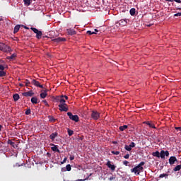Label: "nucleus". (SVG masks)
Listing matches in <instances>:
<instances>
[{
  "label": "nucleus",
  "instance_id": "1",
  "mask_svg": "<svg viewBox=\"0 0 181 181\" xmlns=\"http://www.w3.org/2000/svg\"><path fill=\"white\" fill-rule=\"evenodd\" d=\"M144 165H145V162L141 161L137 166L131 169L132 173H134L135 175H139L141 172H144Z\"/></svg>",
  "mask_w": 181,
  "mask_h": 181
},
{
  "label": "nucleus",
  "instance_id": "2",
  "mask_svg": "<svg viewBox=\"0 0 181 181\" xmlns=\"http://www.w3.org/2000/svg\"><path fill=\"white\" fill-rule=\"evenodd\" d=\"M67 115L69 119H71V121H74L75 122H78L79 121L78 115H74L73 113H71V112H68Z\"/></svg>",
  "mask_w": 181,
  "mask_h": 181
},
{
  "label": "nucleus",
  "instance_id": "3",
  "mask_svg": "<svg viewBox=\"0 0 181 181\" xmlns=\"http://www.w3.org/2000/svg\"><path fill=\"white\" fill-rule=\"evenodd\" d=\"M90 117L94 119V121H97L100 119V112H97V110H92Z\"/></svg>",
  "mask_w": 181,
  "mask_h": 181
},
{
  "label": "nucleus",
  "instance_id": "4",
  "mask_svg": "<svg viewBox=\"0 0 181 181\" xmlns=\"http://www.w3.org/2000/svg\"><path fill=\"white\" fill-rule=\"evenodd\" d=\"M0 50L1 52H11V47L5 45L4 43H0Z\"/></svg>",
  "mask_w": 181,
  "mask_h": 181
},
{
  "label": "nucleus",
  "instance_id": "5",
  "mask_svg": "<svg viewBox=\"0 0 181 181\" xmlns=\"http://www.w3.org/2000/svg\"><path fill=\"white\" fill-rule=\"evenodd\" d=\"M31 30H33V32H34V33L36 34V37L37 39H42V32L39 30H37V28H35L33 27H32L31 28Z\"/></svg>",
  "mask_w": 181,
  "mask_h": 181
},
{
  "label": "nucleus",
  "instance_id": "6",
  "mask_svg": "<svg viewBox=\"0 0 181 181\" xmlns=\"http://www.w3.org/2000/svg\"><path fill=\"white\" fill-rule=\"evenodd\" d=\"M58 107L61 112L64 111V112H67V111H69V107H67V104L66 103L59 104Z\"/></svg>",
  "mask_w": 181,
  "mask_h": 181
},
{
  "label": "nucleus",
  "instance_id": "7",
  "mask_svg": "<svg viewBox=\"0 0 181 181\" xmlns=\"http://www.w3.org/2000/svg\"><path fill=\"white\" fill-rule=\"evenodd\" d=\"M55 101L57 103H59V104H65L66 103V100H64V95H60V96H57L54 98Z\"/></svg>",
  "mask_w": 181,
  "mask_h": 181
},
{
  "label": "nucleus",
  "instance_id": "8",
  "mask_svg": "<svg viewBox=\"0 0 181 181\" xmlns=\"http://www.w3.org/2000/svg\"><path fill=\"white\" fill-rule=\"evenodd\" d=\"M31 83L33 84L34 86H35V87H39L40 88H43V85H41L39 81H36V79H33L31 81Z\"/></svg>",
  "mask_w": 181,
  "mask_h": 181
},
{
  "label": "nucleus",
  "instance_id": "9",
  "mask_svg": "<svg viewBox=\"0 0 181 181\" xmlns=\"http://www.w3.org/2000/svg\"><path fill=\"white\" fill-rule=\"evenodd\" d=\"M23 97H33L35 95V93L33 90H30L28 92L23 93Z\"/></svg>",
  "mask_w": 181,
  "mask_h": 181
},
{
  "label": "nucleus",
  "instance_id": "10",
  "mask_svg": "<svg viewBox=\"0 0 181 181\" xmlns=\"http://www.w3.org/2000/svg\"><path fill=\"white\" fill-rule=\"evenodd\" d=\"M143 124H146V125H148L149 128H153V129H156V127H155V124L152 123V122L146 121V122H144Z\"/></svg>",
  "mask_w": 181,
  "mask_h": 181
},
{
  "label": "nucleus",
  "instance_id": "11",
  "mask_svg": "<svg viewBox=\"0 0 181 181\" xmlns=\"http://www.w3.org/2000/svg\"><path fill=\"white\" fill-rule=\"evenodd\" d=\"M66 32H67L68 35H70V36H73V35L77 34V32H76V30L71 29V28L66 29Z\"/></svg>",
  "mask_w": 181,
  "mask_h": 181
},
{
  "label": "nucleus",
  "instance_id": "12",
  "mask_svg": "<svg viewBox=\"0 0 181 181\" xmlns=\"http://www.w3.org/2000/svg\"><path fill=\"white\" fill-rule=\"evenodd\" d=\"M52 42H54L55 43H60V42H66V38L59 37L57 38L52 40Z\"/></svg>",
  "mask_w": 181,
  "mask_h": 181
},
{
  "label": "nucleus",
  "instance_id": "13",
  "mask_svg": "<svg viewBox=\"0 0 181 181\" xmlns=\"http://www.w3.org/2000/svg\"><path fill=\"white\" fill-rule=\"evenodd\" d=\"M106 165L107 166V168H109V169H111L112 172L115 170V165L111 164V161L108 160L107 163H106Z\"/></svg>",
  "mask_w": 181,
  "mask_h": 181
},
{
  "label": "nucleus",
  "instance_id": "14",
  "mask_svg": "<svg viewBox=\"0 0 181 181\" xmlns=\"http://www.w3.org/2000/svg\"><path fill=\"white\" fill-rule=\"evenodd\" d=\"M177 162V158L175 156H171L169 158V163L170 165H175V163Z\"/></svg>",
  "mask_w": 181,
  "mask_h": 181
},
{
  "label": "nucleus",
  "instance_id": "15",
  "mask_svg": "<svg viewBox=\"0 0 181 181\" xmlns=\"http://www.w3.org/2000/svg\"><path fill=\"white\" fill-rule=\"evenodd\" d=\"M71 170V165L70 164L66 165V168H62V172H70Z\"/></svg>",
  "mask_w": 181,
  "mask_h": 181
},
{
  "label": "nucleus",
  "instance_id": "16",
  "mask_svg": "<svg viewBox=\"0 0 181 181\" xmlns=\"http://www.w3.org/2000/svg\"><path fill=\"white\" fill-rule=\"evenodd\" d=\"M59 134L57 132L52 133V134H50L49 139H52V141H54L56 136H57Z\"/></svg>",
  "mask_w": 181,
  "mask_h": 181
},
{
  "label": "nucleus",
  "instance_id": "17",
  "mask_svg": "<svg viewBox=\"0 0 181 181\" xmlns=\"http://www.w3.org/2000/svg\"><path fill=\"white\" fill-rule=\"evenodd\" d=\"M40 96L41 98H45V97H47V92H46V90H42V92L40 94Z\"/></svg>",
  "mask_w": 181,
  "mask_h": 181
},
{
  "label": "nucleus",
  "instance_id": "18",
  "mask_svg": "<svg viewBox=\"0 0 181 181\" xmlns=\"http://www.w3.org/2000/svg\"><path fill=\"white\" fill-rule=\"evenodd\" d=\"M48 119H49V122H55L57 121V119H54V117L52 115L48 116Z\"/></svg>",
  "mask_w": 181,
  "mask_h": 181
},
{
  "label": "nucleus",
  "instance_id": "19",
  "mask_svg": "<svg viewBox=\"0 0 181 181\" xmlns=\"http://www.w3.org/2000/svg\"><path fill=\"white\" fill-rule=\"evenodd\" d=\"M52 151L54 152H57L58 153H60V150L54 144H53V147L51 148Z\"/></svg>",
  "mask_w": 181,
  "mask_h": 181
},
{
  "label": "nucleus",
  "instance_id": "20",
  "mask_svg": "<svg viewBox=\"0 0 181 181\" xmlns=\"http://www.w3.org/2000/svg\"><path fill=\"white\" fill-rule=\"evenodd\" d=\"M152 156L156 158H160V153H159V151H156L152 153Z\"/></svg>",
  "mask_w": 181,
  "mask_h": 181
},
{
  "label": "nucleus",
  "instance_id": "21",
  "mask_svg": "<svg viewBox=\"0 0 181 181\" xmlns=\"http://www.w3.org/2000/svg\"><path fill=\"white\" fill-rule=\"evenodd\" d=\"M127 23H128V22L127 21V20H120L119 21V25L121 26H127Z\"/></svg>",
  "mask_w": 181,
  "mask_h": 181
},
{
  "label": "nucleus",
  "instance_id": "22",
  "mask_svg": "<svg viewBox=\"0 0 181 181\" xmlns=\"http://www.w3.org/2000/svg\"><path fill=\"white\" fill-rule=\"evenodd\" d=\"M21 29V25H16L14 28L13 33H18Z\"/></svg>",
  "mask_w": 181,
  "mask_h": 181
},
{
  "label": "nucleus",
  "instance_id": "23",
  "mask_svg": "<svg viewBox=\"0 0 181 181\" xmlns=\"http://www.w3.org/2000/svg\"><path fill=\"white\" fill-rule=\"evenodd\" d=\"M16 57V54H13L9 57H6L7 60H13Z\"/></svg>",
  "mask_w": 181,
  "mask_h": 181
},
{
  "label": "nucleus",
  "instance_id": "24",
  "mask_svg": "<svg viewBox=\"0 0 181 181\" xmlns=\"http://www.w3.org/2000/svg\"><path fill=\"white\" fill-rule=\"evenodd\" d=\"M119 131H125V129H128V125H123V126H120L119 127Z\"/></svg>",
  "mask_w": 181,
  "mask_h": 181
},
{
  "label": "nucleus",
  "instance_id": "25",
  "mask_svg": "<svg viewBox=\"0 0 181 181\" xmlns=\"http://www.w3.org/2000/svg\"><path fill=\"white\" fill-rule=\"evenodd\" d=\"M13 98L14 101H18V100H19V98H20L19 94H18V93L14 94L13 95Z\"/></svg>",
  "mask_w": 181,
  "mask_h": 181
},
{
  "label": "nucleus",
  "instance_id": "26",
  "mask_svg": "<svg viewBox=\"0 0 181 181\" xmlns=\"http://www.w3.org/2000/svg\"><path fill=\"white\" fill-rule=\"evenodd\" d=\"M31 103H32V104H37V98L33 97L31 98Z\"/></svg>",
  "mask_w": 181,
  "mask_h": 181
},
{
  "label": "nucleus",
  "instance_id": "27",
  "mask_svg": "<svg viewBox=\"0 0 181 181\" xmlns=\"http://www.w3.org/2000/svg\"><path fill=\"white\" fill-rule=\"evenodd\" d=\"M7 144L8 145H11V146H13V148H15V142H13L12 140L8 139V141H7Z\"/></svg>",
  "mask_w": 181,
  "mask_h": 181
},
{
  "label": "nucleus",
  "instance_id": "28",
  "mask_svg": "<svg viewBox=\"0 0 181 181\" xmlns=\"http://www.w3.org/2000/svg\"><path fill=\"white\" fill-rule=\"evenodd\" d=\"M181 169V165H178L177 166L175 167V168L173 169L174 172H179V170H180Z\"/></svg>",
  "mask_w": 181,
  "mask_h": 181
},
{
  "label": "nucleus",
  "instance_id": "29",
  "mask_svg": "<svg viewBox=\"0 0 181 181\" xmlns=\"http://www.w3.org/2000/svg\"><path fill=\"white\" fill-rule=\"evenodd\" d=\"M160 158H161V159H165V151L162 150L160 152Z\"/></svg>",
  "mask_w": 181,
  "mask_h": 181
},
{
  "label": "nucleus",
  "instance_id": "30",
  "mask_svg": "<svg viewBox=\"0 0 181 181\" xmlns=\"http://www.w3.org/2000/svg\"><path fill=\"white\" fill-rule=\"evenodd\" d=\"M168 176H169V175L168 174H160V175H159V177L160 178V179H162L163 177H165V179H168Z\"/></svg>",
  "mask_w": 181,
  "mask_h": 181
},
{
  "label": "nucleus",
  "instance_id": "31",
  "mask_svg": "<svg viewBox=\"0 0 181 181\" xmlns=\"http://www.w3.org/2000/svg\"><path fill=\"white\" fill-rule=\"evenodd\" d=\"M124 149H126V151H128L129 152H130V151H132V148H131V146L128 145L124 146Z\"/></svg>",
  "mask_w": 181,
  "mask_h": 181
},
{
  "label": "nucleus",
  "instance_id": "32",
  "mask_svg": "<svg viewBox=\"0 0 181 181\" xmlns=\"http://www.w3.org/2000/svg\"><path fill=\"white\" fill-rule=\"evenodd\" d=\"M129 12H130V15L132 16H134L135 15V8H131Z\"/></svg>",
  "mask_w": 181,
  "mask_h": 181
},
{
  "label": "nucleus",
  "instance_id": "33",
  "mask_svg": "<svg viewBox=\"0 0 181 181\" xmlns=\"http://www.w3.org/2000/svg\"><path fill=\"white\" fill-rule=\"evenodd\" d=\"M5 76H6V72L0 71V77H5Z\"/></svg>",
  "mask_w": 181,
  "mask_h": 181
},
{
  "label": "nucleus",
  "instance_id": "34",
  "mask_svg": "<svg viewBox=\"0 0 181 181\" xmlns=\"http://www.w3.org/2000/svg\"><path fill=\"white\" fill-rule=\"evenodd\" d=\"M73 134H74V132L70 129H68V135L69 136H71V135H73Z\"/></svg>",
  "mask_w": 181,
  "mask_h": 181
},
{
  "label": "nucleus",
  "instance_id": "35",
  "mask_svg": "<svg viewBox=\"0 0 181 181\" xmlns=\"http://www.w3.org/2000/svg\"><path fill=\"white\" fill-rule=\"evenodd\" d=\"M25 5L29 6L30 5V0H23Z\"/></svg>",
  "mask_w": 181,
  "mask_h": 181
},
{
  "label": "nucleus",
  "instance_id": "36",
  "mask_svg": "<svg viewBox=\"0 0 181 181\" xmlns=\"http://www.w3.org/2000/svg\"><path fill=\"white\" fill-rule=\"evenodd\" d=\"M87 34L88 35H97V33H95L94 31H91V30H88Z\"/></svg>",
  "mask_w": 181,
  "mask_h": 181
},
{
  "label": "nucleus",
  "instance_id": "37",
  "mask_svg": "<svg viewBox=\"0 0 181 181\" xmlns=\"http://www.w3.org/2000/svg\"><path fill=\"white\" fill-rule=\"evenodd\" d=\"M23 83L25 84L26 87H29V84H30V82L28 79H26Z\"/></svg>",
  "mask_w": 181,
  "mask_h": 181
},
{
  "label": "nucleus",
  "instance_id": "38",
  "mask_svg": "<svg viewBox=\"0 0 181 181\" xmlns=\"http://www.w3.org/2000/svg\"><path fill=\"white\" fill-rule=\"evenodd\" d=\"M130 148H135V144L134 142H131L129 144Z\"/></svg>",
  "mask_w": 181,
  "mask_h": 181
},
{
  "label": "nucleus",
  "instance_id": "39",
  "mask_svg": "<svg viewBox=\"0 0 181 181\" xmlns=\"http://www.w3.org/2000/svg\"><path fill=\"white\" fill-rule=\"evenodd\" d=\"M112 153L113 155H119V151H112Z\"/></svg>",
  "mask_w": 181,
  "mask_h": 181
},
{
  "label": "nucleus",
  "instance_id": "40",
  "mask_svg": "<svg viewBox=\"0 0 181 181\" xmlns=\"http://www.w3.org/2000/svg\"><path fill=\"white\" fill-rule=\"evenodd\" d=\"M42 103H44L45 105H46V107H49V103H47V101L46 100H42Z\"/></svg>",
  "mask_w": 181,
  "mask_h": 181
},
{
  "label": "nucleus",
  "instance_id": "41",
  "mask_svg": "<svg viewBox=\"0 0 181 181\" xmlns=\"http://www.w3.org/2000/svg\"><path fill=\"white\" fill-rule=\"evenodd\" d=\"M30 109H28V110H27L26 111H25V115H30Z\"/></svg>",
  "mask_w": 181,
  "mask_h": 181
},
{
  "label": "nucleus",
  "instance_id": "42",
  "mask_svg": "<svg viewBox=\"0 0 181 181\" xmlns=\"http://www.w3.org/2000/svg\"><path fill=\"white\" fill-rule=\"evenodd\" d=\"M129 162L127 161V160L123 161V165H124L125 166H128V164H129Z\"/></svg>",
  "mask_w": 181,
  "mask_h": 181
},
{
  "label": "nucleus",
  "instance_id": "43",
  "mask_svg": "<svg viewBox=\"0 0 181 181\" xmlns=\"http://www.w3.org/2000/svg\"><path fill=\"white\" fill-rule=\"evenodd\" d=\"M0 70L1 71H4V70H5V66H4V65H0Z\"/></svg>",
  "mask_w": 181,
  "mask_h": 181
},
{
  "label": "nucleus",
  "instance_id": "44",
  "mask_svg": "<svg viewBox=\"0 0 181 181\" xmlns=\"http://www.w3.org/2000/svg\"><path fill=\"white\" fill-rule=\"evenodd\" d=\"M164 153H165V156H169V151H164Z\"/></svg>",
  "mask_w": 181,
  "mask_h": 181
},
{
  "label": "nucleus",
  "instance_id": "45",
  "mask_svg": "<svg viewBox=\"0 0 181 181\" xmlns=\"http://www.w3.org/2000/svg\"><path fill=\"white\" fill-rule=\"evenodd\" d=\"M124 159H129V154H126L124 156Z\"/></svg>",
  "mask_w": 181,
  "mask_h": 181
},
{
  "label": "nucleus",
  "instance_id": "46",
  "mask_svg": "<svg viewBox=\"0 0 181 181\" xmlns=\"http://www.w3.org/2000/svg\"><path fill=\"white\" fill-rule=\"evenodd\" d=\"M66 160H67V158H64L63 161L61 162L62 165H63V163H66Z\"/></svg>",
  "mask_w": 181,
  "mask_h": 181
},
{
  "label": "nucleus",
  "instance_id": "47",
  "mask_svg": "<svg viewBox=\"0 0 181 181\" xmlns=\"http://www.w3.org/2000/svg\"><path fill=\"white\" fill-rule=\"evenodd\" d=\"M109 180H110V181L115 180V177H110L109 178Z\"/></svg>",
  "mask_w": 181,
  "mask_h": 181
},
{
  "label": "nucleus",
  "instance_id": "48",
  "mask_svg": "<svg viewBox=\"0 0 181 181\" xmlns=\"http://www.w3.org/2000/svg\"><path fill=\"white\" fill-rule=\"evenodd\" d=\"M174 16H181V13H177Z\"/></svg>",
  "mask_w": 181,
  "mask_h": 181
},
{
  "label": "nucleus",
  "instance_id": "49",
  "mask_svg": "<svg viewBox=\"0 0 181 181\" xmlns=\"http://www.w3.org/2000/svg\"><path fill=\"white\" fill-rule=\"evenodd\" d=\"M175 2H177V4H181L180 0H173Z\"/></svg>",
  "mask_w": 181,
  "mask_h": 181
},
{
  "label": "nucleus",
  "instance_id": "50",
  "mask_svg": "<svg viewBox=\"0 0 181 181\" xmlns=\"http://www.w3.org/2000/svg\"><path fill=\"white\" fill-rule=\"evenodd\" d=\"M175 129L181 132V127H175Z\"/></svg>",
  "mask_w": 181,
  "mask_h": 181
},
{
  "label": "nucleus",
  "instance_id": "51",
  "mask_svg": "<svg viewBox=\"0 0 181 181\" xmlns=\"http://www.w3.org/2000/svg\"><path fill=\"white\" fill-rule=\"evenodd\" d=\"M22 165H23L22 164H21V165H19L18 163H16V164L14 165V168H15V166L19 168V166H22Z\"/></svg>",
  "mask_w": 181,
  "mask_h": 181
},
{
  "label": "nucleus",
  "instance_id": "52",
  "mask_svg": "<svg viewBox=\"0 0 181 181\" xmlns=\"http://www.w3.org/2000/svg\"><path fill=\"white\" fill-rule=\"evenodd\" d=\"M112 144H113L114 145H117V144H118V141H112Z\"/></svg>",
  "mask_w": 181,
  "mask_h": 181
},
{
  "label": "nucleus",
  "instance_id": "53",
  "mask_svg": "<svg viewBox=\"0 0 181 181\" xmlns=\"http://www.w3.org/2000/svg\"><path fill=\"white\" fill-rule=\"evenodd\" d=\"M70 160H74V156H71L70 157Z\"/></svg>",
  "mask_w": 181,
  "mask_h": 181
},
{
  "label": "nucleus",
  "instance_id": "54",
  "mask_svg": "<svg viewBox=\"0 0 181 181\" xmlns=\"http://www.w3.org/2000/svg\"><path fill=\"white\" fill-rule=\"evenodd\" d=\"M64 98H65V100H69V97L67 95H64Z\"/></svg>",
  "mask_w": 181,
  "mask_h": 181
},
{
  "label": "nucleus",
  "instance_id": "55",
  "mask_svg": "<svg viewBox=\"0 0 181 181\" xmlns=\"http://www.w3.org/2000/svg\"><path fill=\"white\" fill-rule=\"evenodd\" d=\"M168 1V2H173V0H165Z\"/></svg>",
  "mask_w": 181,
  "mask_h": 181
},
{
  "label": "nucleus",
  "instance_id": "56",
  "mask_svg": "<svg viewBox=\"0 0 181 181\" xmlns=\"http://www.w3.org/2000/svg\"><path fill=\"white\" fill-rule=\"evenodd\" d=\"M19 86H20V87H23V84H22V83H20Z\"/></svg>",
  "mask_w": 181,
  "mask_h": 181
},
{
  "label": "nucleus",
  "instance_id": "57",
  "mask_svg": "<svg viewBox=\"0 0 181 181\" xmlns=\"http://www.w3.org/2000/svg\"><path fill=\"white\" fill-rule=\"evenodd\" d=\"M2 129V125L0 124V131Z\"/></svg>",
  "mask_w": 181,
  "mask_h": 181
},
{
  "label": "nucleus",
  "instance_id": "58",
  "mask_svg": "<svg viewBox=\"0 0 181 181\" xmlns=\"http://www.w3.org/2000/svg\"><path fill=\"white\" fill-rule=\"evenodd\" d=\"M94 30L95 31H93V32H95H95H98V30L97 29H95Z\"/></svg>",
  "mask_w": 181,
  "mask_h": 181
},
{
  "label": "nucleus",
  "instance_id": "59",
  "mask_svg": "<svg viewBox=\"0 0 181 181\" xmlns=\"http://www.w3.org/2000/svg\"><path fill=\"white\" fill-rule=\"evenodd\" d=\"M3 19L0 17V22H2Z\"/></svg>",
  "mask_w": 181,
  "mask_h": 181
},
{
  "label": "nucleus",
  "instance_id": "60",
  "mask_svg": "<svg viewBox=\"0 0 181 181\" xmlns=\"http://www.w3.org/2000/svg\"><path fill=\"white\" fill-rule=\"evenodd\" d=\"M15 148H18V144H15Z\"/></svg>",
  "mask_w": 181,
  "mask_h": 181
},
{
  "label": "nucleus",
  "instance_id": "61",
  "mask_svg": "<svg viewBox=\"0 0 181 181\" xmlns=\"http://www.w3.org/2000/svg\"><path fill=\"white\" fill-rule=\"evenodd\" d=\"M33 1H36V0H33Z\"/></svg>",
  "mask_w": 181,
  "mask_h": 181
}]
</instances>
